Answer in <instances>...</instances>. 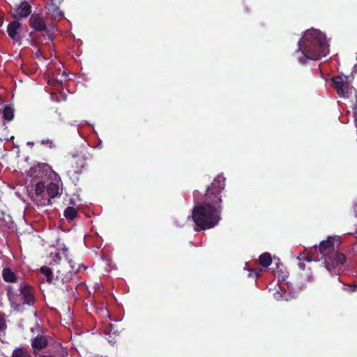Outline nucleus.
<instances>
[{"label": "nucleus", "mask_w": 357, "mask_h": 357, "mask_svg": "<svg viewBox=\"0 0 357 357\" xmlns=\"http://www.w3.org/2000/svg\"><path fill=\"white\" fill-rule=\"evenodd\" d=\"M225 187V178L218 175L207 187L202 201L197 200L198 191L193 192L195 206L191 217L196 231L213 228L220 221L222 210V197Z\"/></svg>", "instance_id": "nucleus-1"}, {"label": "nucleus", "mask_w": 357, "mask_h": 357, "mask_svg": "<svg viewBox=\"0 0 357 357\" xmlns=\"http://www.w3.org/2000/svg\"><path fill=\"white\" fill-rule=\"evenodd\" d=\"M298 51L303 56L299 58L301 63H305L308 59L319 60L326 56L328 52V45L325 36L317 29H309L298 42Z\"/></svg>", "instance_id": "nucleus-2"}, {"label": "nucleus", "mask_w": 357, "mask_h": 357, "mask_svg": "<svg viewBox=\"0 0 357 357\" xmlns=\"http://www.w3.org/2000/svg\"><path fill=\"white\" fill-rule=\"evenodd\" d=\"M310 254L316 256H307L304 257V259L309 262L312 259L324 260L325 267L331 273H335V269L342 266L346 261L345 255L335 250L334 239L331 237L321 241L319 246L314 245L310 250Z\"/></svg>", "instance_id": "nucleus-3"}, {"label": "nucleus", "mask_w": 357, "mask_h": 357, "mask_svg": "<svg viewBox=\"0 0 357 357\" xmlns=\"http://www.w3.org/2000/svg\"><path fill=\"white\" fill-rule=\"evenodd\" d=\"M7 296L15 310H20L24 305H32L35 301L33 287L26 284H20L17 289L9 285Z\"/></svg>", "instance_id": "nucleus-4"}, {"label": "nucleus", "mask_w": 357, "mask_h": 357, "mask_svg": "<svg viewBox=\"0 0 357 357\" xmlns=\"http://www.w3.org/2000/svg\"><path fill=\"white\" fill-rule=\"evenodd\" d=\"M71 271L68 273H61V270L56 271L55 278L52 273V271L47 266H43L40 268V272L46 277V280L49 283H52L54 285L59 286L60 284L67 282L73 276V273H76L79 271V268L75 269L73 265H70Z\"/></svg>", "instance_id": "nucleus-5"}, {"label": "nucleus", "mask_w": 357, "mask_h": 357, "mask_svg": "<svg viewBox=\"0 0 357 357\" xmlns=\"http://www.w3.org/2000/svg\"><path fill=\"white\" fill-rule=\"evenodd\" d=\"M333 86L335 89L337 93L340 97L348 98L349 97V85L351 80L349 75H344L342 73L340 75L331 78Z\"/></svg>", "instance_id": "nucleus-6"}, {"label": "nucleus", "mask_w": 357, "mask_h": 357, "mask_svg": "<svg viewBox=\"0 0 357 357\" xmlns=\"http://www.w3.org/2000/svg\"><path fill=\"white\" fill-rule=\"evenodd\" d=\"M7 32L9 37L14 42L21 44L26 30L23 28L22 24L20 22L13 21L8 24L7 26Z\"/></svg>", "instance_id": "nucleus-7"}, {"label": "nucleus", "mask_w": 357, "mask_h": 357, "mask_svg": "<svg viewBox=\"0 0 357 357\" xmlns=\"http://www.w3.org/2000/svg\"><path fill=\"white\" fill-rule=\"evenodd\" d=\"M50 339V337L48 335L38 334L31 340V345L33 356H37L38 353H40V351L47 347Z\"/></svg>", "instance_id": "nucleus-8"}, {"label": "nucleus", "mask_w": 357, "mask_h": 357, "mask_svg": "<svg viewBox=\"0 0 357 357\" xmlns=\"http://www.w3.org/2000/svg\"><path fill=\"white\" fill-rule=\"evenodd\" d=\"M29 25L36 31H45L48 35L49 38H51L52 33L47 29L45 21L41 17L32 15L29 18Z\"/></svg>", "instance_id": "nucleus-9"}, {"label": "nucleus", "mask_w": 357, "mask_h": 357, "mask_svg": "<svg viewBox=\"0 0 357 357\" xmlns=\"http://www.w3.org/2000/svg\"><path fill=\"white\" fill-rule=\"evenodd\" d=\"M85 166L86 160L83 157H75L71 162V169L68 172V174L73 176L81 174Z\"/></svg>", "instance_id": "nucleus-10"}, {"label": "nucleus", "mask_w": 357, "mask_h": 357, "mask_svg": "<svg viewBox=\"0 0 357 357\" xmlns=\"http://www.w3.org/2000/svg\"><path fill=\"white\" fill-rule=\"evenodd\" d=\"M31 7L29 3L23 1L15 9L13 16L16 19L26 18L31 14Z\"/></svg>", "instance_id": "nucleus-11"}, {"label": "nucleus", "mask_w": 357, "mask_h": 357, "mask_svg": "<svg viewBox=\"0 0 357 357\" xmlns=\"http://www.w3.org/2000/svg\"><path fill=\"white\" fill-rule=\"evenodd\" d=\"M46 191L49 196L47 199V204H51V199H54L61 194L59 183L54 182H51L47 185Z\"/></svg>", "instance_id": "nucleus-12"}, {"label": "nucleus", "mask_w": 357, "mask_h": 357, "mask_svg": "<svg viewBox=\"0 0 357 357\" xmlns=\"http://www.w3.org/2000/svg\"><path fill=\"white\" fill-rule=\"evenodd\" d=\"M2 277L4 281L7 282H15L17 276L10 268H4L2 271Z\"/></svg>", "instance_id": "nucleus-13"}, {"label": "nucleus", "mask_w": 357, "mask_h": 357, "mask_svg": "<svg viewBox=\"0 0 357 357\" xmlns=\"http://www.w3.org/2000/svg\"><path fill=\"white\" fill-rule=\"evenodd\" d=\"M10 357H32L31 353L23 347L15 348L11 354Z\"/></svg>", "instance_id": "nucleus-14"}, {"label": "nucleus", "mask_w": 357, "mask_h": 357, "mask_svg": "<svg viewBox=\"0 0 357 357\" xmlns=\"http://www.w3.org/2000/svg\"><path fill=\"white\" fill-rule=\"evenodd\" d=\"M259 264L263 267H268L273 261L272 257L270 253L264 252L259 257Z\"/></svg>", "instance_id": "nucleus-15"}, {"label": "nucleus", "mask_w": 357, "mask_h": 357, "mask_svg": "<svg viewBox=\"0 0 357 357\" xmlns=\"http://www.w3.org/2000/svg\"><path fill=\"white\" fill-rule=\"evenodd\" d=\"M54 6L53 13L55 17L62 18L64 16L63 11L59 10V6L63 3V0H50Z\"/></svg>", "instance_id": "nucleus-16"}, {"label": "nucleus", "mask_w": 357, "mask_h": 357, "mask_svg": "<svg viewBox=\"0 0 357 357\" xmlns=\"http://www.w3.org/2000/svg\"><path fill=\"white\" fill-rule=\"evenodd\" d=\"M63 215L68 220L72 221L77 217V211L75 208L68 206L64 211Z\"/></svg>", "instance_id": "nucleus-17"}, {"label": "nucleus", "mask_w": 357, "mask_h": 357, "mask_svg": "<svg viewBox=\"0 0 357 357\" xmlns=\"http://www.w3.org/2000/svg\"><path fill=\"white\" fill-rule=\"evenodd\" d=\"M3 117L5 120L11 121L14 117L13 109L10 106H6L3 110Z\"/></svg>", "instance_id": "nucleus-18"}, {"label": "nucleus", "mask_w": 357, "mask_h": 357, "mask_svg": "<svg viewBox=\"0 0 357 357\" xmlns=\"http://www.w3.org/2000/svg\"><path fill=\"white\" fill-rule=\"evenodd\" d=\"M47 186L43 181L38 182L36 185L35 192L36 195L39 196L42 195L46 190Z\"/></svg>", "instance_id": "nucleus-19"}, {"label": "nucleus", "mask_w": 357, "mask_h": 357, "mask_svg": "<svg viewBox=\"0 0 357 357\" xmlns=\"http://www.w3.org/2000/svg\"><path fill=\"white\" fill-rule=\"evenodd\" d=\"M301 275L307 282H312L314 280V277L310 268H309L305 273H301Z\"/></svg>", "instance_id": "nucleus-20"}, {"label": "nucleus", "mask_w": 357, "mask_h": 357, "mask_svg": "<svg viewBox=\"0 0 357 357\" xmlns=\"http://www.w3.org/2000/svg\"><path fill=\"white\" fill-rule=\"evenodd\" d=\"M41 144L46 146L51 149H54L56 147L53 141L50 139H43L41 141Z\"/></svg>", "instance_id": "nucleus-21"}, {"label": "nucleus", "mask_w": 357, "mask_h": 357, "mask_svg": "<svg viewBox=\"0 0 357 357\" xmlns=\"http://www.w3.org/2000/svg\"><path fill=\"white\" fill-rule=\"evenodd\" d=\"M34 357H54V355L52 352L47 351L43 354L38 353V356Z\"/></svg>", "instance_id": "nucleus-22"}, {"label": "nucleus", "mask_w": 357, "mask_h": 357, "mask_svg": "<svg viewBox=\"0 0 357 357\" xmlns=\"http://www.w3.org/2000/svg\"><path fill=\"white\" fill-rule=\"evenodd\" d=\"M298 266L300 270L301 271H305V267H306V264L303 262V261H299L298 264Z\"/></svg>", "instance_id": "nucleus-23"}, {"label": "nucleus", "mask_w": 357, "mask_h": 357, "mask_svg": "<svg viewBox=\"0 0 357 357\" xmlns=\"http://www.w3.org/2000/svg\"><path fill=\"white\" fill-rule=\"evenodd\" d=\"M356 104L354 107V114H357V90L355 91Z\"/></svg>", "instance_id": "nucleus-24"}, {"label": "nucleus", "mask_w": 357, "mask_h": 357, "mask_svg": "<svg viewBox=\"0 0 357 357\" xmlns=\"http://www.w3.org/2000/svg\"><path fill=\"white\" fill-rule=\"evenodd\" d=\"M35 56H36V59H38L40 58H41V57L45 58L43 56L42 52H41V51L40 50H38V51L35 53Z\"/></svg>", "instance_id": "nucleus-25"}, {"label": "nucleus", "mask_w": 357, "mask_h": 357, "mask_svg": "<svg viewBox=\"0 0 357 357\" xmlns=\"http://www.w3.org/2000/svg\"><path fill=\"white\" fill-rule=\"evenodd\" d=\"M261 271H262V269L259 268H258L256 270H255L254 272H255V277L256 278L259 277Z\"/></svg>", "instance_id": "nucleus-26"}, {"label": "nucleus", "mask_w": 357, "mask_h": 357, "mask_svg": "<svg viewBox=\"0 0 357 357\" xmlns=\"http://www.w3.org/2000/svg\"><path fill=\"white\" fill-rule=\"evenodd\" d=\"M6 327L5 321L3 319H0V330L3 329Z\"/></svg>", "instance_id": "nucleus-27"}, {"label": "nucleus", "mask_w": 357, "mask_h": 357, "mask_svg": "<svg viewBox=\"0 0 357 357\" xmlns=\"http://www.w3.org/2000/svg\"><path fill=\"white\" fill-rule=\"evenodd\" d=\"M274 297L277 299V300H279L280 299V298L282 297V294L279 292V291H277L274 294Z\"/></svg>", "instance_id": "nucleus-28"}, {"label": "nucleus", "mask_w": 357, "mask_h": 357, "mask_svg": "<svg viewBox=\"0 0 357 357\" xmlns=\"http://www.w3.org/2000/svg\"><path fill=\"white\" fill-rule=\"evenodd\" d=\"M39 168L40 167H46L47 169H50V167H49V165H46V164H43L41 166H39L38 167Z\"/></svg>", "instance_id": "nucleus-29"}, {"label": "nucleus", "mask_w": 357, "mask_h": 357, "mask_svg": "<svg viewBox=\"0 0 357 357\" xmlns=\"http://www.w3.org/2000/svg\"><path fill=\"white\" fill-rule=\"evenodd\" d=\"M3 22V20L2 17L0 16V27L2 26Z\"/></svg>", "instance_id": "nucleus-30"}, {"label": "nucleus", "mask_w": 357, "mask_h": 357, "mask_svg": "<svg viewBox=\"0 0 357 357\" xmlns=\"http://www.w3.org/2000/svg\"><path fill=\"white\" fill-rule=\"evenodd\" d=\"M62 250L63 251V252H68V248L64 247L62 248Z\"/></svg>", "instance_id": "nucleus-31"}, {"label": "nucleus", "mask_w": 357, "mask_h": 357, "mask_svg": "<svg viewBox=\"0 0 357 357\" xmlns=\"http://www.w3.org/2000/svg\"><path fill=\"white\" fill-rule=\"evenodd\" d=\"M356 68H357V65H355L354 67L353 72L356 73L357 72V70H356Z\"/></svg>", "instance_id": "nucleus-32"}, {"label": "nucleus", "mask_w": 357, "mask_h": 357, "mask_svg": "<svg viewBox=\"0 0 357 357\" xmlns=\"http://www.w3.org/2000/svg\"><path fill=\"white\" fill-rule=\"evenodd\" d=\"M28 144H33V142H28Z\"/></svg>", "instance_id": "nucleus-33"}, {"label": "nucleus", "mask_w": 357, "mask_h": 357, "mask_svg": "<svg viewBox=\"0 0 357 357\" xmlns=\"http://www.w3.org/2000/svg\"><path fill=\"white\" fill-rule=\"evenodd\" d=\"M28 144H33V142H28Z\"/></svg>", "instance_id": "nucleus-34"}, {"label": "nucleus", "mask_w": 357, "mask_h": 357, "mask_svg": "<svg viewBox=\"0 0 357 357\" xmlns=\"http://www.w3.org/2000/svg\"><path fill=\"white\" fill-rule=\"evenodd\" d=\"M28 144H33V142H28Z\"/></svg>", "instance_id": "nucleus-35"}, {"label": "nucleus", "mask_w": 357, "mask_h": 357, "mask_svg": "<svg viewBox=\"0 0 357 357\" xmlns=\"http://www.w3.org/2000/svg\"><path fill=\"white\" fill-rule=\"evenodd\" d=\"M56 258H58L59 259H60V257H59L58 255H56Z\"/></svg>", "instance_id": "nucleus-36"}, {"label": "nucleus", "mask_w": 357, "mask_h": 357, "mask_svg": "<svg viewBox=\"0 0 357 357\" xmlns=\"http://www.w3.org/2000/svg\"><path fill=\"white\" fill-rule=\"evenodd\" d=\"M349 79L351 81V79H354V77H351V79L349 78Z\"/></svg>", "instance_id": "nucleus-37"}]
</instances>
